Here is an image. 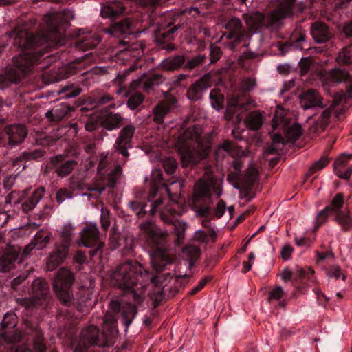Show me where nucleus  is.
<instances>
[{"label": "nucleus", "mask_w": 352, "mask_h": 352, "mask_svg": "<svg viewBox=\"0 0 352 352\" xmlns=\"http://www.w3.org/2000/svg\"><path fill=\"white\" fill-rule=\"evenodd\" d=\"M351 155H340L334 162V170L336 175L342 179H348L352 173L351 168H348L345 172H340L338 168L340 166L344 165L349 159Z\"/></svg>", "instance_id": "nucleus-39"}, {"label": "nucleus", "mask_w": 352, "mask_h": 352, "mask_svg": "<svg viewBox=\"0 0 352 352\" xmlns=\"http://www.w3.org/2000/svg\"><path fill=\"white\" fill-rule=\"evenodd\" d=\"M100 41L99 36L89 34L85 38L76 42V47L80 50L85 51L95 47Z\"/></svg>", "instance_id": "nucleus-37"}, {"label": "nucleus", "mask_w": 352, "mask_h": 352, "mask_svg": "<svg viewBox=\"0 0 352 352\" xmlns=\"http://www.w3.org/2000/svg\"><path fill=\"white\" fill-rule=\"evenodd\" d=\"M330 162V160L327 156H323L318 162H315L309 170V175H312L315 172L320 170L324 168Z\"/></svg>", "instance_id": "nucleus-47"}, {"label": "nucleus", "mask_w": 352, "mask_h": 352, "mask_svg": "<svg viewBox=\"0 0 352 352\" xmlns=\"http://www.w3.org/2000/svg\"><path fill=\"white\" fill-rule=\"evenodd\" d=\"M135 131V128L129 124L125 126L120 131L116 140L114 148L119 154H129L128 150L132 147V139Z\"/></svg>", "instance_id": "nucleus-18"}, {"label": "nucleus", "mask_w": 352, "mask_h": 352, "mask_svg": "<svg viewBox=\"0 0 352 352\" xmlns=\"http://www.w3.org/2000/svg\"><path fill=\"white\" fill-rule=\"evenodd\" d=\"M344 204V196L341 193L337 194L333 199L331 205V212H336L342 207Z\"/></svg>", "instance_id": "nucleus-49"}, {"label": "nucleus", "mask_w": 352, "mask_h": 352, "mask_svg": "<svg viewBox=\"0 0 352 352\" xmlns=\"http://www.w3.org/2000/svg\"><path fill=\"white\" fill-rule=\"evenodd\" d=\"M300 104L304 109L324 107L320 95L317 91L312 89L302 94L300 97Z\"/></svg>", "instance_id": "nucleus-23"}, {"label": "nucleus", "mask_w": 352, "mask_h": 352, "mask_svg": "<svg viewBox=\"0 0 352 352\" xmlns=\"http://www.w3.org/2000/svg\"><path fill=\"white\" fill-rule=\"evenodd\" d=\"M336 61L340 64H352V45L342 49L338 54Z\"/></svg>", "instance_id": "nucleus-42"}, {"label": "nucleus", "mask_w": 352, "mask_h": 352, "mask_svg": "<svg viewBox=\"0 0 352 352\" xmlns=\"http://www.w3.org/2000/svg\"><path fill=\"white\" fill-rule=\"evenodd\" d=\"M16 316L14 313H7L1 322L3 327L12 328L16 325Z\"/></svg>", "instance_id": "nucleus-51"}, {"label": "nucleus", "mask_w": 352, "mask_h": 352, "mask_svg": "<svg viewBox=\"0 0 352 352\" xmlns=\"http://www.w3.org/2000/svg\"><path fill=\"white\" fill-rule=\"evenodd\" d=\"M208 239H209L208 236L204 231L199 230L195 232L194 240L195 241H197V242L201 243H208Z\"/></svg>", "instance_id": "nucleus-62"}, {"label": "nucleus", "mask_w": 352, "mask_h": 352, "mask_svg": "<svg viewBox=\"0 0 352 352\" xmlns=\"http://www.w3.org/2000/svg\"><path fill=\"white\" fill-rule=\"evenodd\" d=\"M228 31L227 37L229 38H235L236 41L241 42L244 36V32L241 21L238 18L230 19L225 25Z\"/></svg>", "instance_id": "nucleus-28"}, {"label": "nucleus", "mask_w": 352, "mask_h": 352, "mask_svg": "<svg viewBox=\"0 0 352 352\" xmlns=\"http://www.w3.org/2000/svg\"><path fill=\"white\" fill-rule=\"evenodd\" d=\"M181 162L183 166H194L197 164L196 157L200 155H181Z\"/></svg>", "instance_id": "nucleus-61"}, {"label": "nucleus", "mask_w": 352, "mask_h": 352, "mask_svg": "<svg viewBox=\"0 0 352 352\" xmlns=\"http://www.w3.org/2000/svg\"><path fill=\"white\" fill-rule=\"evenodd\" d=\"M258 178V172L253 164L250 165L243 175L239 177L237 173H232L228 175V180L233 182L236 189H240L241 195H249L250 190Z\"/></svg>", "instance_id": "nucleus-10"}, {"label": "nucleus", "mask_w": 352, "mask_h": 352, "mask_svg": "<svg viewBox=\"0 0 352 352\" xmlns=\"http://www.w3.org/2000/svg\"><path fill=\"white\" fill-rule=\"evenodd\" d=\"M285 292L280 286H276L272 289L269 295L270 300H278L283 297Z\"/></svg>", "instance_id": "nucleus-58"}, {"label": "nucleus", "mask_w": 352, "mask_h": 352, "mask_svg": "<svg viewBox=\"0 0 352 352\" xmlns=\"http://www.w3.org/2000/svg\"><path fill=\"white\" fill-rule=\"evenodd\" d=\"M153 176H155V181L154 182V184L152 186L151 191L148 195V201L153 202L151 204V208L150 210L151 214L153 215L157 212V210L162 204V199L161 198L157 199L156 201H153V199L156 196L157 192L158 191V188L157 185L158 182H160L162 179L161 173L159 171H155L153 173Z\"/></svg>", "instance_id": "nucleus-31"}, {"label": "nucleus", "mask_w": 352, "mask_h": 352, "mask_svg": "<svg viewBox=\"0 0 352 352\" xmlns=\"http://www.w3.org/2000/svg\"><path fill=\"white\" fill-rule=\"evenodd\" d=\"M66 12L45 14L42 29L35 35L19 27L7 34L14 38V44L21 50V54L14 57L12 66L0 74V89L11 82H20L32 70L33 65L44 54L48 43L59 38L62 25L69 21Z\"/></svg>", "instance_id": "nucleus-1"}, {"label": "nucleus", "mask_w": 352, "mask_h": 352, "mask_svg": "<svg viewBox=\"0 0 352 352\" xmlns=\"http://www.w3.org/2000/svg\"><path fill=\"white\" fill-rule=\"evenodd\" d=\"M135 131V128L129 124L125 126L120 131L116 140L114 148L119 154H129L128 150L132 147V139Z\"/></svg>", "instance_id": "nucleus-17"}, {"label": "nucleus", "mask_w": 352, "mask_h": 352, "mask_svg": "<svg viewBox=\"0 0 352 352\" xmlns=\"http://www.w3.org/2000/svg\"><path fill=\"white\" fill-rule=\"evenodd\" d=\"M244 123L250 129L256 131L263 124V116L258 111H252L245 116Z\"/></svg>", "instance_id": "nucleus-33"}, {"label": "nucleus", "mask_w": 352, "mask_h": 352, "mask_svg": "<svg viewBox=\"0 0 352 352\" xmlns=\"http://www.w3.org/2000/svg\"><path fill=\"white\" fill-rule=\"evenodd\" d=\"M75 164L76 162L74 161L65 162L58 170V175L62 177L67 176L72 172Z\"/></svg>", "instance_id": "nucleus-48"}, {"label": "nucleus", "mask_w": 352, "mask_h": 352, "mask_svg": "<svg viewBox=\"0 0 352 352\" xmlns=\"http://www.w3.org/2000/svg\"><path fill=\"white\" fill-rule=\"evenodd\" d=\"M50 289L46 281L41 278L35 279L32 285V297L21 300L25 309L45 307L49 300Z\"/></svg>", "instance_id": "nucleus-9"}, {"label": "nucleus", "mask_w": 352, "mask_h": 352, "mask_svg": "<svg viewBox=\"0 0 352 352\" xmlns=\"http://www.w3.org/2000/svg\"><path fill=\"white\" fill-rule=\"evenodd\" d=\"M186 11L184 10L181 12H173L168 14V17L172 19V21L168 23V26H172L167 30L164 32H159L158 36H161L162 38H168L170 39L172 34H174L179 28H182L184 24L181 23L182 21V18L184 16Z\"/></svg>", "instance_id": "nucleus-26"}, {"label": "nucleus", "mask_w": 352, "mask_h": 352, "mask_svg": "<svg viewBox=\"0 0 352 352\" xmlns=\"http://www.w3.org/2000/svg\"><path fill=\"white\" fill-rule=\"evenodd\" d=\"M34 349L36 352H45V345L41 338L38 337L34 342Z\"/></svg>", "instance_id": "nucleus-64"}, {"label": "nucleus", "mask_w": 352, "mask_h": 352, "mask_svg": "<svg viewBox=\"0 0 352 352\" xmlns=\"http://www.w3.org/2000/svg\"><path fill=\"white\" fill-rule=\"evenodd\" d=\"M222 179H217L212 175H208L197 182L195 186L194 195L196 198L209 197L212 193L219 197L222 194Z\"/></svg>", "instance_id": "nucleus-11"}, {"label": "nucleus", "mask_w": 352, "mask_h": 352, "mask_svg": "<svg viewBox=\"0 0 352 352\" xmlns=\"http://www.w3.org/2000/svg\"><path fill=\"white\" fill-rule=\"evenodd\" d=\"M82 91V89L75 87L74 84H69L62 87L58 94L65 98H72L78 96Z\"/></svg>", "instance_id": "nucleus-41"}, {"label": "nucleus", "mask_w": 352, "mask_h": 352, "mask_svg": "<svg viewBox=\"0 0 352 352\" xmlns=\"http://www.w3.org/2000/svg\"><path fill=\"white\" fill-rule=\"evenodd\" d=\"M135 131V128L129 124L125 126L120 131L116 140L114 148L119 154H129L128 150L132 147V139Z\"/></svg>", "instance_id": "nucleus-19"}, {"label": "nucleus", "mask_w": 352, "mask_h": 352, "mask_svg": "<svg viewBox=\"0 0 352 352\" xmlns=\"http://www.w3.org/2000/svg\"><path fill=\"white\" fill-rule=\"evenodd\" d=\"M193 139L192 137H189L188 132H185L183 135L179 137L177 141V146L179 147V154H192L191 150V145Z\"/></svg>", "instance_id": "nucleus-38"}, {"label": "nucleus", "mask_w": 352, "mask_h": 352, "mask_svg": "<svg viewBox=\"0 0 352 352\" xmlns=\"http://www.w3.org/2000/svg\"><path fill=\"white\" fill-rule=\"evenodd\" d=\"M335 220L343 231L349 232L352 230V217L348 211L338 212Z\"/></svg>", "instance_id": "nucleus-36"}, {"label": "nucleus", "mask_w": 352, "mask_h": 352, "mask_svg": "<svg viewBox=\"0 0 352 352\" xmlns=\"http://www.w3.org/2000/svg\"><path fill=\"white\" fill-rule=\"evenodd\" d=\"M185 63V56L183 55H175L164 59L160 65L164 70L175 71Z\"/></svg>", "instance_id": "nucleus-32"}, {"label": "nucleus", "mask_w": 352, "mask_h": 352, "mask_svg": "<svg viewBox=\"0 0 352 352\" xmlns=\"http://www.w3.org/2000/svg\"><path fill=\"white\" fill-rule=\"evenodd\" d=\"M239 105L237 100H233L229 102L226 113V118L227 120H231L235 110V107Z\"/></svg>", "instance_id": "nucleus-60"}, {"label": "nucleus", "mask_w": 352, "mask_h": 352, "mask_svg": "<svg viewBox=\"0 0 352 352\" xmlns=\"http://www.w3.org/2000/svg\"><path fill=\"white\" fill-rule=\"evenodd\" d=\"M163 166L166 172L168 174L170 175L175 172L177 164L176 160L173 157H169L166 160L164 161Z\"/></svg>", "instance_id": "nucleus-52"}, {"label": "nucleus", "mask_w": 352, "mask_h": 352, "mask_svg": "<svg viewBox=\"0 0 352 352\" xmlns=\"http://www.w3.org/2000/svg\"><path fill=\"white\" fill-rule=\"evenodd\" d=\"M256 86V80L254 78L247 77L241 82V88L245 91H250Z\"/></svg>", "instance_id": "nucleus-56"}, {"label": "nucleus", "mask_w": 352, "mask_h": 352, "mask_svg": "<svg viewBox=\"0 0 352 352\" xmlns=\"http://www.w3.org/2000/svg\"><path fill=\"white\" fill-rule=\"evenodd\" d=\"M72 197V192L67 189L62 188L56 192V201L58 204H61L67 199Z\"/></svg>", "instance_id": "nucleus-55"}, {"label": "nucleus", "mask_w": 352, "mask_h": 352, "mask_svg": "<svg viewBox=\"0 0 352 352\" xmlns=\"http://www.w3.org/2000/svg\"><path fill=\"white\" fill-rule=\"evenodd\" d=\"M212 76L205 74L201 78L193 83L187 90V98L192 101H197L202 98L204 93L211 87Z\"/></svg>", "instance_id": "nucleus-20"}, {"label": "nucleus", "mask_w": 352, "mask_h": 352, "mask_svg": "<svg viewBox=\"0 0 352 352\" xmlns=\"http://www.w3.org/2000/svg\"><path fill=\"white\" fill-rule=\"evenodd\" d=\"M133 22L129 18H125L110 28L104 29V32L114 36L130 35L133 33Z\"/></svg>", "instance_id": "nucleus-24"}, {"label": "nucleus", "mask_w": 352, "mask_h": 352, "mask_svg": "<svg viewBox=\"0 0 352 352\" xmlns=\"http://www.w3.org/2000/svg\"><path fill=\"white\" fill-rule=\"evenodd\" d=\"M162 76L161 74H154L151 76L146 82L144 83L143 89L145 91L148 90L153 85H158L162 82Z\"/></svg>", "instance_id": "nucleus-50"}, {"label": "nucleus", "mask_w": 352, "mask_h": 352, "mask_svg": "<svg viewBox=\"0 0 352 352\" xmlns=\"http://www.w3.org/2000/svg\"><path fill=\"white\" fill-rule=\"evenodd\" d=\"M107 155L103 156L100 160L98 166V179L96 182L94 187L89 188V190L96 191L100 195L106 186L113 188L119 175L122 173V167L117 164L111 168L107 160Z\"/></svg>", "instance_id": "nucleus-5"}, {"label": "nucleus", "mask_w": 352, "mask_h": 352, "mask_svg": "<svg viewBox=\"0 0 352 352\" xmlns=\"http://www.w3.org/2000/svg\"><path fill=\"white\" fill-rule=\"evenodd\" d=\"M206 60L204 55H197L188 60L184 64V68L186 70H192L197 67L202 65Z\"/></svg>", "instance_id": "nucleus-44"}, {"label": "nucleus", "mask_w": 352, "mask_h": 352, "mask_svg": "<svg viewBox=\"0 0 352 352\" xmlns=\"http://www.w3.org/2000/svg\"><path fill=\"white\" fill-rule=\"evenodd\" d=\"M272 127L274 131L280 127L289 141H295L302 135V128L298 123L289 125L288 120L278 113H275L272 120Z\"/></svg>", "instance_id": "nucleus-14"}, {"label": "nucleus", "mask_w": 352, "mask_h": 352, "mask_svg": "<svg viewBox=\"0 0 352 352\" xmlns=\"http://www.w3.org/2000/svg\"><path fill=\"white\" fill-rule=\"evenodd\" d=\"M296 0H278L276 8L265 16L260 12L254 13L245 17L247 25L252 30H257L261 26H272L281 19L294 14Z\"/></svg>", "instance_id": "nucleus-3"}, {"label": "nucleus", "mask_w": 352, "mask_h": 352, "mask_svg": "<svg viewBox=\"0 0 352 352\" xmlns=\"http://www.w3.org/2000/svg\"><path fill=\"white\" fill-rule=\"evenodd\" d=\"M144 96L141 93H135L131 95L127 101V106L131 110H135L144 101Z\"/></svg>", "instance_id": "nucleus-45"}, {"label": "nucleus", "mask_w": 352, "mask_h": 352, "mask_svg": "<svg viewBox=\"0 0 352 352\" xmlns=\"http://www.w3.org/2000/svg\"><path fill=\"white\" fill-rule=\"evenodd\" d=\"M184 255L190 261V263L193 261L198 258L200 256L201 251L199 247L194 245H188L186 246L182 251Z\"/></svg>", "instance_id": "nucleus-43"}, {"label": "nucleus", "mask_w": 352, "mask_h": 352, "mask_svg": "<svg viewBox=\"0 0 352 352\" xmlns=\"http://www.w3.org/2000/svg\"><path fill=\"white\" fill-rule=\"evenodd\" d=\"M331 116V111L329 109H325L321 113L319 120H318L310 129L311 133H320L322 132L329 124V120Z\"/></svg>", "instance_id": "nucleus-34"}, {"label": "nucleus", "mask_w": 352, "mask_h": 352, "mask_svg": "<svg viewBox=\"0 0 352 352\" xmlns=\"http://www.w3.org/2000/svg\"><path fill=\"white\" fill-rule=\"evenodd\" d=\"M331 214V207L327 206L322 211H320L316 218V226L314 230H316L320 226L324 224L327 219L329 215Z\"/></svg>", "instance_id": "nucleus-46"}, {"label": "nucleus", "mask_w": 352, "mask_h": 352, "mask_svg": "<svg viewBox=\"0 0 352 352\" xmlns=\"http://www.w3.org/2000/svg\"><path fill=\"white\" fill-rule=\"evenodd\" d=\"M233 144L228 140H225L218 146L214 154H221L222 152L231 153L233 152Z\"/></svg>", "instance_id": "nucleus-53"}, {"label": "nucleus", "mask_w": 352, "mask_h": 352, "mask_svg": "<svg viewBox=\"0 0 352 352\" xmlns=\"http://www.w3.org/2000/svg\"><path fill=\"white\" fill-rule=\"evenodd\" d=\"M79 245H83L87 248L94 247L97 248L90 251L91 256H95L103 247L104 243L100 241L99 236V231L95 224L90 223L85 226L80 233V239L78 241Z\"/></svg>", "instance_id": "nucleus-12"}, {"label": "nucleus", "mask_w": 352, "mask_h": 352, "mask_svg": "<svg viewBox=\"0 0 352 352\" xmlns=\"http://www.w3.org/2000/svg\"><path fill=\"white\" fill-rule=\"evenodd\" d=\"M123 118L120 113H110L103 122V126L107 130L116 129L122 124Z\"/></svg>", "instance_id": "nucleus-40"}, {"label": "nucleus", "mask_w": 352, "mask_h": 352, "mask_svg": "<svg viewBox=\"0 0 352 352\" xmlns=\"http://www.w3.org/2000/svg\"><path fill=\"white\" fill-rule=\"evenodd\" d=\"M163 186L166 188L171 203L161 211V219L166 223L173 225L174 233L177 236L178 241H179L184 238L186 223L176 220L177 212L175 206L180 197L182 184L179 182L174 181L170 184V186L166 184H163Z\"/></svg>", "instance_id": "nucleus-4"}, {"label": "nucleus", "mask_w": 352, "mask_h": 352, "mask_svg": "<svg viewBox=\"0 0 352 352\" xmlns=\"http://www.w3.org/2000/svg\"><path fill=\"white\" fill-rule=\"evenodd\" d=\"M100 120L98 119V116H92L89 117L85 123V129L88 131H93L97 129L99 126Z\"/></svg>", "instance_id": "nucleus-54"}, {"label": "nucleus", "mask_w": 352, "mask_h": 352, "mask_svg": "<svg viewBox=\"0 0 352 352\" xmlns=\"http://www.w3.org/2000/svg\"><path fill=\"white\" fill-rule=\"evenodd\" d=\"M125 8L122 2L119 1H109L102 5L100 15L102 18L113 20L122 14Z\"/></svg>", "instance_id": "nucleus-25"}, {"label": "nucleus", "mask_w": 352, "mask_h": 352, "mask_svg": "<svg viewBox=\"0 0 352 352\" xmlns=\"http://www.w3.org/2000/svg\"><path fill=\"white\" fill-rule=\"evenodd\" d=\"M72 108L65 104H59L45 113L49 121L59 122L63 120L71 111Z\"/></svg>", "instance_id": "nucleus-29"}, {"label": "nucleus", "mask_w": 352, "mask_h": 352, "mask_svg": "<svg viewBox=\"0 0 352 352\" xmlns=\"http://www.w3.org/2000/svg\"><path fill=\"white\" fill-rule=\"evenodd\" d=\"M81 72V68L76 63H71L56 70H52L43 76V80L47 83H54L67 79Z\"/></svg>", "instance_id": "nucleus-15"}, {"label": "nucleus", "mask_w": 352, "mask_h": 352, "mask_svg": "<svg viewBox=\"0 0 352 352\" xmlns=\"http://www.w3.org/2000/svg\"><path fill=\"white\" fill-rule=\"evenodd\" d=\"M130 206L133 211H135L138 216L141 217L146 212V205L142 204L139 201H133L130 203Z\"/></svg>", "instance_id": "nucleus-59"}, {"label": "nucleus", "mask_w": 352, "mask_h": 352, "mask_svg": "<svg viewBox=\"0 0 352 352\" xmlns=\"http://www.w3.org/2000/svg\"><path fill=\"white\" fill-rule=\"evenodd\" d=\"M294 251L293 248L289 245H285L283 247L281 250V256L284 260H288L291 258L292 254Z\"/></svg>", "instance_id": "nucleus-63"}, {"label": "nucleus", "mask_w": 352, "mask_h": 352, "mask_svg": "<svg viewBox=\"0 0 352 352\" xmlns=\"http://www.w3.org/2000/svg\"><path fill=\"white\" fill-rule=\"evenodd\" d=\"M325 78L331 82L341 83L350 81L351 75L347 70L336 67L327 72Z\"/></svg>", "instance_id": "nucleus-30"}, {"label": "nucleus", "mask_w": 352, "mask_h": 352, "mask_svg": "<svg viewBox=\"0 0 352 352\" xmlns=\"http://www.w3.org/2000/svg\"><path fill=\"white\" fill-rule=\"evenodd\" d=\"M74 282V274L66 268H60L56 276L53 283V289L59 299L65 305H68L73 299L71 290Z\"/></svg>", "instance_id": "nucleus-8"}, {"label": "nucleus", "mask_w": 352, "mask_h": 352, "mask_svg": "<svg viewBox=\"0 0 352 352\" xmlns=\"http://www.w3.org/2000/svg\"><path fill=\"white\" fill-rule=\"evenodd\" d=\"M94 345L104 346L108 342L100 337L98 327L93 324L85 326L78 338L72 342L74 352H87L88 348Z\"/></svg>", "instance_id": "nucleus-7"}, {"label": "nucleus", "mask_w": 352, "mask_h": 352, "mask_svg": "<svg viewBox=\"0 0 352 352\" xmlns=\"http://www.w3.org/2000/svg\"><path fill=\"white\" fill-rule=\"evenodd\" d=\"M310 32L313 39L317 43H324L332 36L329 28L321 21H316L311 24Z\"/></svg>", "instance_id": "nucleus-21"}, {"label": "nucleus", "mask_w": 352, "mask_h": 352, "mask_svg": "<svg viewBox=\"0 0 352 352\" xmlns=\"http://www.w3.org/2000/svg\"><path fill=\"white\" fill-rule=\"evenodd\" d=\"M6 132L8 135V143L10 147L15 146L21 143L26 138L28 131L23 124H12L6 129Z\"/></svg>", "instance_id": "nucleus-22"}, {"label": "nucleus", "mask_w": 352, "mask_h": 352, "mask_svg": "<svg viewBox=\"0 0 352 352\" xmlns=\"http://www.w3.org/2000/svg\"><path fill=\"white\" fill-rule=\"evenodd\" d=\"M123 290L128 291L138 302L143 300V291L150 283H155L156 277L136 261H127L119 265L111 274Z\"/></svg>", "instance_id": "nucleus-2"}, {"label": "nucleus", "mask_w": 352, "mask_h": 352, "mask_svg": "<svg viewBox=\"0 0 352 352\" xmlns=\"http://www.w3.org/2000/svg\"><path fill=\"white\" fill-rule=\"evenodd\" d=\"M20 254V248L11 247L0 257V268L3 272L9 271L17 260Z\"/></svg>", "instance_id": "nucleus-27"}, {"label": "nucleus", "mask_w": 352, "mask_h": 352, "mask_svg": "<svg viewBox=\"0 0 352 352\" xmlns=\"http://www.w3.org/2000/svg\"><path fill=\"white\" fill-rule=\"evenodd\" d=\"M45 193L43 188H38L34 190L33 194L27 200H25L23 204L22 208L25 212H28L37 205L41 199L43 197Z\"/></svg>", "instance_id": "nucleus-35"}, {"label": "nucleus", "mask_w": 352, "mask_h": 352, "mask_svg": "<svg viewBox=\"0 0 352 352\" xmlns=\"http://www.w3.org/2000/svg\"><path fill=\"white\" fill-rule=\"evenodd\" d=\"M74 227L71 224L65 225L60 233V241L55 245V250L50 254L47 262V268L53 271L60 265L68 255L71 245Z\"/></svg>", "instance_id": "nucleus-6"}, {"label": "nucleus", "mask_w": 352, "mask_h": 352, "mask_svg": "<svg viewBox=\"0 0 352 352\" xmlns=\"http://www.w3.org/2000/svg\"><path fill=\"white\" fill-rule=\"evenodd\" d=\"M327 275L329 277L335 278L336 279L341 276L343 280L345 279V276L342 274L340 267L338 265L331 266L328 270Z\"/></svg>", "instance_id": "nucleus-57"}, {"label": "nucleus", "mask_w": 352, "mask_h": 352, "mask_svg": "<svg viewBox=\"0 0 352 352\" xmlns=\"http://www.w3.org/2000/svg\"><path fill=\"white\" fill-rule=\"evenodd\" d=\"M140 228L146 234L147 242L153 248L163 244L168 236L166 230L158 228L151 221L141 223Z\"/></svg>", "instance_id": "nucleus-13"}, {"label": "nucleus", "mask_w": 352, "mask_h": 352, "mask_svg": "<svg viewBox=\"0 0 352 352\" xmlns=\"http://www.w3.org/2000/svg\"><path fill=\"white\" fill-rule=\"evenodd\" d=\"M177 107V100L173 96H167L153 109V120L158 124L164 122L166 116Z\"/></svg>", "instance_id": "nucleus-16"}]
</instances>
